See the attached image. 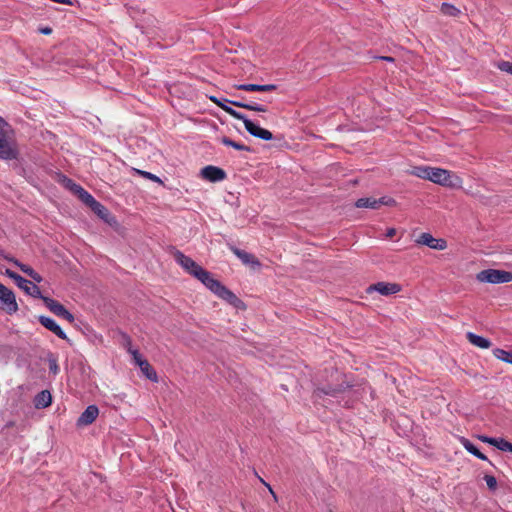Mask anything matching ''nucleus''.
<instances>
[{
    "mask_svg": "<svg viewBox=\"0 0 512 512\" xmlns=\"http://www.w3.org/2000/svg\"><path fill=\"white\" fill-rule=\"evenodd\" d=\"M134 171H135V173L143 176L146 179H149V180H151L153 182H156V183H162L161 179L158 176H156V175H154V174H152L150 172L139 170V169H134Z\"/></svg>",
    "mask_w": 512,
    "mask_h": 512,
    "instance_id": "473e14b6",
    "label": "nucleus"
},
{
    "mask_svg": "<svg viewBox=\"0 0 512 512\" xmlns=\"http://www.w3.org/2000/svg\"><path fill=\"white\" fill-rule=\"evenodd\" d=\"M60 317L66 319L70 323H73L75 321L74 315L71 314L67 309L64 310V312L62 313V315Z\"/></svg>",
    "mask_w": 512,
    "mask_h": 512,
    "instance_id": "58836bf2",
    "label": "nucleus"
},
{
    "mask_svg": "<svg viewBox=\"0 0 512 512\" xmlns=\"http://www.w3.org/2000/svg\"><path fill=\"white\" fill-rule=\"evenodd\" d=\"M90 208L101 219L108 221V216L110 215V213H109L108 209L104 205H102L100 202H98L96 200L95 203Z\"/></svg>",
    "mask_w": 512,
    "mask_h": 512,
    "instance_id": "393cba45",
    "label": "nucleus"
},
{
    "mask_svg": "<svg viewBox=\"0 0 512 512\" xmlns=\"http://www.w3.org/2000/svg\"><path fill=\"white\" fill-rule=\"evenodd\" d=\"M230 250L242 261L243 264L250 265L253 268H259L261 266V263L253 254L241 250L235 246H230Z\"/></svg>",
    "mask_w": 512,
    "mask_h": 512,
    "instance_id": "ddd939ff",
    "label": "nucleus"
},
{
    "mask_svg": "<svg viewBox=\"0 0 512 512\" xmlns=\"http://www.w3.org/2000/svg\"><path fill=\"white\" fill-rule=\"evenodd\" d=\"M395 206L396 201L388 196H383L379 199H375L372 197L359 198L355 202V206L357 208H370V209H379L381 206Z\"/></svg>",
    "mask_w": 512,
    "mask_h": 512,
    "instance_id": "423d86ee",
    "label": "nucleus"
},
{
    "mask_svg": "<svg viewBox=\"0 0 512 512\" xmlns=\"http://www.w3.org/2000/svg\"><path fill=\"white\" fill-rule=\"evenodd\" d=\"M34 406L37 409H44L51 405L52 396L48 390H42L34 398Z\"/></svg>",
    "mask_w": 512,
    "mask_h": 512,
    "instance_id": "dca6fc26",
    "label": "nucleus"
},
{
    "mask_svg": "<svg viewBox=\"0 0 512 512\" xmlns=\"http://www.w3.org/2000/svg\"><path fill=\"white\" fill-rule=\"evenodd\" d=\"M440 10L444 15L450 17H457L461 13V11L457 7L450 3H442Z\"/></svg>",
    "mask_w": 512,
    "mask_h": 512,
    "instance_id": "bb28decb",
    "label": "nucleus"
},
{
    "mask_svg": "<svg viewBox=\"0 0 512 512\" xmlns=\"http://www.w3.org/2000/svg\"><path fill=\"white\" fill-rule=\"evenodd\" d=\"M234 106L241 107L250 111L255 112H266L267 108L263 105H259L256 103H234Z\"/></svg>",
    "mask_w": 512,
    "mask_h": 512,
    "instance_id": "cd10ccee",
    "label": "nucleus"
},
{
    "mask_svg": "<svg viewBox=\"0 0 512 512\" xmlns=\"http://www.w3.org/2000/svg\"><path fill=\"white\" fill-rule=\"evenodd\" d=\"M139 367L142 373L151 381L157 382L158 376L154 368L149 364L147 360L139 363Z\"/></svg>",
    "mask_w": 512,
    "mask_h": 512,
    "instance_id": "4be33fe9",
    "label": "nucleus"
},
{
    "mask_svg": "<svg viewBox=\"0 0 512 512\" xmlns=\"http://www.w3.org/2000/svg\"><path fill=\"white\" fill-rule=\"evenodd\" d=\"M429 171H430V167L429 166H417V167H414L413 170L411 171V174L421 178V179H426L428 180L429 178Z\"/></svg>",
    "mask_w": 512,
    "mask_h": 512,
    "instance_id": "c756f323",
    "label": "nucleus"
},
{
    "mask_svg": "<svg viewBox=\"0 0 512 512\" xmlns=\"http://www.w3.org/2000/svg\"><path fill=\"white\" fill-rule=\"evenodd\" d=\"M41 300L44 302L45 306L56 316L60 317L66 309L61 303L50 297L43 296Z\"/></svg>",
    "mask_w": 512,
    "mask_h": 512,
    "instance_id": "6ab92c4d",
    "label": "nucleus"
},
{
    "mask_svg": "<svg viewBox=\"0 0 512 512\" xmlns=\"http://www.w3.org/2000/svg\"><path fill=\"white\" fill-rule=\"evenodd\" d=\"M466 337L472 345L477 346L481 349H488L492 346V343L489 339L479 336L473 332H468L466 334Z\"/></svg>",
    "mask_w": 512,
    "mask_h": 512,
    "instance_id": "a211bd4d",
    "label": "nucleus"
},
{
    "mask_svg": "<svg viewBox=\"0 0 512 512\" xmlns=\"http://www.w3.org/2000/svg\"><path fill=\"white\" fill-rule=\"evenodd\" d=\"M38 321L43 325L46 329L53 332L60 339L68 340L66 333L62 330V328L50 317L40 315L38 317Z\"/></svg>",
    "mask_w": 512,
    "mask_h": 512,
    "instance_id": "9b49d317",
    "label": "nucleus"
},
{
    "mask_svg": "<svg viewBox=\"0 0 512 512\" xmlns=\"http://www.w3.org/2000/svg\"><path fill=\"white\" fill-rule=\"evenodd\" d=\"M16 157L14 130L4 118L0 117V159L12 160Z\"/></svg>",
    "mask_w": 512,
    "mask_h": 512,
    "instance_id": "f03ea898",
    "label": "nucleus"
},
{
    "mask_svg": "<svg viewBox=\"0 0 512 512\" xmlns=\"http://www.w3.org/2000/svg\"><path fill=\"white\" fill-rule=\"evenodd\" d=\"M224 100L221 101V105H217L221 109H223L226 113H228L230 116H232L235 119L242 120L245 126V129L247 132L259 139L269 141L273 139V134L267 130L264 129L258 125H256L253 121L248 119L244 114L236 111L232 107L228 106Z\"/></svg>",
    "mask_w": 512,
    "mask_h": 512,
    "instance_id": "7ed1b4c3",
    "label": "nucleus"
},
{
    "mask_svg": "<svg viewBox=\"0 0 512 512\" xmlns=\"http://www.w3.org/2000/svg\"><path fill=\"white\" fill-rule=\"evenodd\" d=\"M99 414V409L96 405H89L85 411L79 416L77 420L78 426H87L92 424Z\"/></svg>",
    "mask_w": 512,
    "mask_h": 512,
    "instance_id": "4468645a",
    "label": "nucleus"
},
{
    "mask_svg": "<svg viewBox=\"0 0 512 512\" xmlns=\"http://www.w3.org/2000/svg\"><path fill=\"white\" fill-rule=\"evenodd\" d=\"M225 102H228L232 105H234V103H243L242 100H239V101H235V100H228V99H224Z\"/></svg>",
    "mask_w": 512,
    "mask_h": 512,
    "instance_id": "c03bdc74",
    "label": "nucleus"
},
{
    "mask_svg": "<svg viewBox=\"0 0 512 512\" xmlns=\"http://www.w3.org/2000/svg\"><path fill=\"white\" fill-rule=\"evenodd\" d=\"M368 293L376 291L381 295H392L401 291V286L397 283H388V282H377L375 284L370 285L367 290Z\"/></svg>",
    "mask_w": 512,
    "mask_h": 512,
    "instance_id": "6e6552de",
    "label": "nucleus"
},
{
    "mask_svg": "<svg viewBox=\"0 0 512 512\" xmlns=\"http://www.w3.org/2000/svg\"><path fill=\"white\" fill-rule=\"evenodd\" d=\"M450 172L448 170L436 167H430L429 178L433 183L440 185H449Z\"/></svg>",
    "mask_w": 512,
    "mask_h": 512,
    "instance_id": "f8f14e48",
    "label": "nucleus"
},
{
    "mask_svg": "<svg viewBox=\"0 0 512 512\" xmlns=\"http://www.w3.org/2000/svg\"><path fill=\"white\" fill-rule=\"evenodd\" d=\"M342 391H343L342 386H337V387L328 386L327 388H318L316 390L317 393H323L325 395H331V396H336L337 394H339Z\"/></svg>",
    "mask_w": 512,
    "mask_h": 512,
    "instance_id": "7c9ffc66",
    "label": "nucleus"
},
{
    "mask_svg": "<svg viewBox=\"0 0 512 512\" xmlns=\"http://www.w3.org/2000/svg\"><path fill=\"white\" fill-rule=\"evenodd\" d=\"M5 275H7L9 278L13 279L15 283L17 284L19 279L22 277L21 275L17 274L16 272L6 269Z\"/></svg>",
    "mask_w": 512,
    "mask_h": 512,
    "instance_id": "e433bc0d",
    "label": "nucleus"
},
{
    "mask_svg": "<svg viewBox=\"0 0 512 512\" xmlns=\"http://www.w3.org/2000/svg\"><path fill=\"white\" fill-rule=\"evenodd\" d=\"M201 176L210 182H220L226 178V172L217 166L208 165L201 170Z\"/></svg>",
    "mask_w": 512,
    "mask_h": 512,
    "instance_id": "1a4fd4ad",
    "label": "nucleus"
},
{
    "mask_svg": "<svg viewBox=\"0 0 512 512\" xmlns=\"http://www.w3.org/2000/svg\"><path fill=\"white\" fill-rule=\"evenodd\" d=\"M493 354L497 359L512 364V351L496 348L493 350Z\"/></svg>",
    "mask_w": 512,
    "mask_h": 512,
    "instance_id": "a878e982",
    "label": "nucleus"
},
{
    "mask_svg": "<svg viewBox=\"0 0 512 512\" xmlns=\"http://www.w3.org/2000/svg\"><path fill=\"white\" fill-rule=\"evenodd\" d=\"M129 352L132 354V356H133V360H134L135 364H136V365H138V366H139V363H140V362H144V361L146 360V359H144V358L141 356V354L139 353V351H138V350H132V349H130V350H129Z\"/></svg>",
    "mask_w": 512,
    "mask_h": 512,
    "instance_id": "c9c22d12",
    "label": "nucleus"
},
{
    "mask_svg": "<svg viewBox=\"0 0 512 512\" xmlns=\"http://www.w3.org/2000/svg\"><path fill=\"white\" fill-rule=\"evenodd\" d=\"M236 88L244 91L270 92L276 90L277 86L275 84H240Z\"/></svg>",
    "mask_w": 512,
    "mask_h": 512,
    "instance_id": "f3484780",
    "label": "nucleus"
},
{
    "mask_svg": "<svg viewBox=\"0 0 512 512\" xmlns=\"http://www.w3.org/2000/svg\"><path fill=\"white\" fill-rule=\"evenodd\" d=\"M16 285L34 298L41 299L43 297L39 287L24 277H21Z\"/></svg>",
    "mask_w": 512,
    "mask_h": 512,
    "instance_id": "2eb2a0df",
    "label": "nucleus"
},
{
    "mask_svg": "<svg viewBox=\"0 0 512 512\" xmlns=\"http://www.w3.org/2000/svg\"><path fill=\"white\" fill-rule=\"evenodd\" d=\"M478 439H479L481 442H483V443H487V444H490V445L494 444V442H495V438H493V437H489V436H486V435H479V436H478Z\"/></svg>",
    "mask_w": 512,
    "mask_h": 512,
    "instance_id": "ea45409f",
    "label": "nucleus"
},
{
    "mask_svg": "<svg viewBox=\"0 0 512 512\" xmlns=\"http://www.w3.org/2000/svg\"><path fill=\"white\" fill-rule=\"evenodd\" d=\"M47 361H48V365H49V371L53 375H57L59 373V366H58L57 358L54 355L50 354L47 358Z\"/></svg>",
    "mask_w": 512,
    "mask_h": 512,
    "instance_id": "2f4dec72",
    "label": "nucleus"
},
{
    "mask_svg": "<svg viewBox=\"0 0 512 512\" xmlns=\"http://www.w3.org/2000/svg\"><path fill=\"white\" fill-rule=\"evenodd\" d=\"M77 187V190H76V195L89 207H91L96 199L90 194L88 193L84 188H82L81 186H76Z\"/></svg>",
    "mask_w": 512,
    "mask_h": 512,
    "instance_id": "b1692460",
    "label": "nucleus"
},
{
    "mask_svg": "<svg viewBox=\"0 0 512 512\" xmlns=\"http://www.w3.org/2000/svg\"><path fill=\"white\" fill-rule=\"evenodd\" d=\"M492 446H495L501 451L512 453V443L505 440L504 438H495V442L492 444Z\"/></svg>",
    "mask_w": 512,
    "mask_h": 512,
    "instance_id": "c85d7f7f",
    "label": "nucleus"
},
{
    "mask_svg": "<svg viewBox=\"0 0 512 512\" xmlns=\"http://www.w3.org/2000/svg\"><path fill=\"white\" fill-rule=\"evenodd\" d=\"M266 486H268L271 494L274 496V498H276V495H275L274 491L271 489V487L268 484H266Z\"/></svg>",
    "mask_w": 512,
    "mask_h": 512,
    "instance_id": "a18cd8bd",
    "label": "nucleus"
},
{
    "mask_svg": "<svg viewBox=\"0 0 512 512\" xmlns=\"http://www.w3.org/2000/svg\"><path fill=\"white\" fill-rule=\"evenodd\" d=\"M396 234V229L389 228L386 232V237L392 238Z\"/></svg>",
    "mask_w": 512,
    "mask_h": 512,
    "instance_id": "79ce46f5",
    "label": "nucleus"
},
{
    "mask_svg": "<svg viewBox=\"0 0 512 512\" xmlns=\"http://www.w3.org/2000/svg\"><path fill=\"white\" fill-rule=\"evenodd\" d=\"M221 143L225 146H229V147H232L236 150H240V151H247V152H250L251 151V148L249 146H246L244 144H241V143H238L232 139H230L229 137H226V136H223L221 139H220Z\"/></svg>",
    "mask_w": 512,
    "mask_h": 512,
    "instance_id": "5701e85b",
    "label": "nucleus"
},
{
    "mask_svg": "<svg viewBox=\"0 0 512 512\" xmlns=\"http://www.w3.org/2000/svg\"><path fill=\"white\" fill-rule=\"evenodd\" d=\"M461 443H462L463 447L469 453L474 455L475 457H477V458H479L481 460H484V461L488 460V458L471 441H469L468 439L462 438L461 439Z\"/></svg>",
    "mask_w": 512,
    "mask_h": 512,
    "instance_id": "412c9836",
    "label": "nucleus"
},
{
    "mask_svg": "<svg viewBox=\"0 0 512 512\" xmlns=\"http://www.w3.org/2000/svg\"><path fill=\"white\" fill-rule=\"evenodd\" d=\"M205 285L212 293L225 300L230 305L238 309H244V302L238 298L231 290L225 287L220 281L215 279L209 271L203 269L199 276L195 277Z\"/></svg>",
    "mask_w": 512,
    "mask_h": 512,
    "instance_id": "f257e3e1",
    "label": "nucleus"
},
{
    "mask_svg": "<svg viewBox=\"0 0 512 512\" xmlns=\"http://www.w3.org/2000/svg\"><path fill=\"white\" fill-rule=\"evenodd\" d=\"M9 260L12 261L16 266H18L22 272L31 277L35 282H42V276L39 273H37L33 268L26 264L20 263L18 260L14 258H10Z\"/></svg>",
    "mask_w": 512,
    "mask_h": 512,
    "instance_id": "aec40b11",
    "label": "nucleus"
},
{
    "mask_svg": "<svg viewBox=\"0 0 512 512\" xmlns=\"http://www.w3.org/2000/svg\"><path fill=\"white\" fill-rule=\"evenodd\" d=\"M476 280L491 284L508 283L512 282V271L485 269L476 274Z\"/></svg>",
    "mask_w": 512,
    "mask_h": 512,
    "instance_id": "20e7f679",
    "label": "nucleus"
},
{
    "mask_svg": "<svg viewBox=\"0 0 512 512\" xmlns=\"http://www.w3.org/2000/svg\"><path fill=\"white\" fill-rule=\"evenodd\" d=\"M0 302L3 304V308L8 313H15L18 310V305L15 299V295L12 290L7 288L0 282Z\"/></svg>",
    "mask_w": 512,
    "mask_h": 512,
    "instance_id": "0eeeda50",
    "label": "nucleus"
},
{
    "mask_svg": "<svg viewBox=\"0 0 512 512\" xmlns=\"http://www.w3.org/2000/svg\"><path fill=\"white\" fill-rule=\"evenodd\" d=\"M417 243L435 250H444L447 247V242L444 239H435L430 233H422L418 237Z\"/></svg>",
    "mask_w": 512,
    "mask_h": 512,
    "instance_id": "9d476101",
    "label": "nucleus"
},
{
    "mask_svg": "<svg viewBox=\"0 0 512 512\" xmlns=\"http://www.w3.org/2000/svg\"><path fill=\"white\" fill-rule=\"evenodd\" d=\"M498 68L512 75V62L502 61L498 64Z\"/></svg>",
    "mask_w": 512,
    "mask_h": 512,
    "instance_id": "f704fd0d",
    "label": "nucleus"
},
{
    "mask_svg": "<svg viewBox=\"0 0 512 512\" xmlns=\"http://www.w3.org/2000/svg\"><path fill=\"white\" fill-rule=\"evenodd\" d=\"M329 512H333L332 510H330Z\"/></svg>",
    "mask_w": 512,
    "mask_h": 512,
    "instance_id": "de8ad7c7",
    "label": "nucleus"
},
{
    "mask_svg": "<svg viewBox=\"0 0 512 512\" xmlns=\"http://www.w3.org/2000/svg\"><path fill=\"white\" fill-rule=\"evenodd\" d=\"M210 100H211L213 103H215L216 105H221V101H222V100L218 99V98H217V97H215V96H211V97H210Z\"/></svg>",
    "mask_w": 512,
    "mask_h": 512,
    "instance_id": "37998d69",
    "label": "nucleus"
},
{
    "mask_svg": "<svg viewBox=\"0 0 512 512\" xmlns=\"http://www.w3.org/2000/svg\"><path fill=\"white\" fill-rule=\"evenodd\" d=\"M64 182L66 183V186L73 191L76 194L78 184L74 183L71 179L64 177Z\"/></svg>",
    "mask_w": 512,
    "mask_h": 512,
    "instance_id": "4c0bfd02",
    "label": "nucleus"
},
{
    "mask_svg": "<svg viewBox=\"0 0 512 512\" xmlns=\"http://www.w3.org/2000/svg\"><path fill=\"white\" fill-rule=\"evenodd\" d=\"M383 60H387V61H393V58L391 57H382Z\"/></svg>",
    "mask_w": 512,
    "mask_h": 512,
    "instance_id": "49530a36",
    "label": "nucleus"
},
{
    "mask_svg": "<svg viewBox=\"0 0 512 512\" xmlns=\"http://www.w3.org/2000/svg\"><path fill=\"white\" fill-rule=\"evenodd\" d=\"M39 32L43 35H50L52 33V28L50 27H41L39 28Z\"/></svg>",
    "mask_w": 512,
    "mask_h": 512,
    "instance_id": "a19ab883",
    "label": "nucleus"
},
{
    "mask_svg": "<svg viewBox=\"0 0 512 512\" xmlns=\"http://www.w3.org/2000/svg\"><path fill=\"white\" fill-rule=\"evenodd\" d=\"M173 257L175 261L191 276L196 277L204 269L198 263H196L192 258L183 254L180 250L174 249Z\"/></svg>",
    "mask_w": 512,
    "mask_h": 512,
    "instance_id": "39448f33",
    "label": "nucleus"
},
{
    "mask_svg": "<svg viewBox=\"0 0 512 512\" xmlns=\"http://www.w3.org/2000/svg\"><path fill=\"white\" fill-rule=\"evenodd\" d=\"M484 480H485L489 490L495 491L497 489V480H496V478L494 476H492V475H485L484 476Z\"/></svg>",
    "mask_w": 512,
    "mask_h": 512,
    "instance_id": "72a5a7b5",
    "label": "nucleus"
}]
</instances>
